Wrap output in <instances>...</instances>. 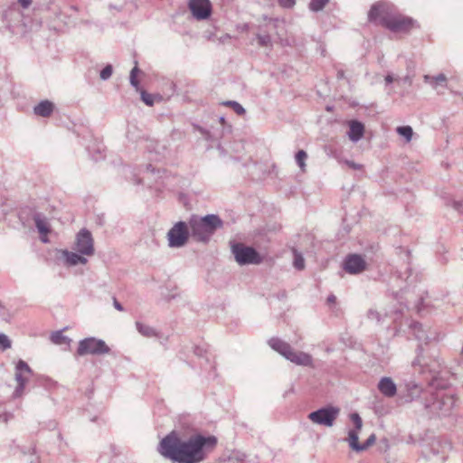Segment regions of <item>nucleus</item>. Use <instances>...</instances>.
I'll return each instance as SVG.
<instances>
[{
  "label": "nucleus",
  "mask_w": 463,
  "mask_h": 463,
  "mask_svg": "<svg viewBox=\"0 0 463 463\" xmlns=\"http://www.w3.org/2000/svg\"><path fill=\"white\" fill-rule=\"evenodd\" d=\"M217 438L213 435L194 434L182 439L175 431L166 435L158 445V452L177 463H201L213 452Z\"/></svg>",
  "instance_id": "1"
},
{
  "label": "nucleus",
  "mask_w": 463,
  "mask_h": 463,
  "mask_svg": "<svg viewBox=\"0 0 463 463\" xmlns=\"http://www.w3.org/2000/svg\"><path fill=\"white\" fill-rule=\"evenodd\" d=\"M424 399V412L430 417L450 416L456 405V397L443 389H437L435 385L431 392H426Z\"/></svg>",
  "instance_id": "2"
},
{
  "label": "nucleus",
  "mask_w": 463,
  "mask_h": 463,
  "mask_svg": "<svg viewBox=\"0 0 463 463\" xmlns=\"http://www.w3.org/2000/svg\"><path fill=\"white\" fill-rule=\"evenodd\" d=\"M188 224L194 240L206 244L216 231L223 227V221L217 214L203 217L194 214L189 218Z\"/></svg>",
  "instance_id": "3"
},
{
  "label": "nucleus",
  "mask_w": 463,
  "mask_h": 463,
  "mask_svg": "<svg viewBox=\"0 0 463 463\" xmlns=\"http://www.w3.org/2000/svg\"><path fill=\"white\" fill-rule=\"evenodd\" d=\"M269 345L287 360L297 365L312 366L313 364V358L309 354L295 351L288 343L278 337L270 338L269 340Z\"/></svg>",
  "instance_id": "4"
},
{
  "label": "nucleus",
  "mask_w": 463,
  "mask_h": 463,
  "mask_svg": "<svg viewBox=\"0 0 463 463\" xmlns=\"http://www.w3.org/2000/svg\"><path fill=\"white\" fill-rule=\"evenodd\" d=\"M231 250L236 262L241 266L258 265L263 260V258L253 247L241 242L232 243Z\"/></svg>",
  "instance_id": "5"
},
{
  "label": "nucleus",
  "mask_w": 463,
  "mask_h": 463,
  "mask_svg": "<svg viewBox=\"0 0 463 463\" xmlns=\"http://www.w3.org/2000/svg\"><path fill=\"white\" fill-rule=\"evenodd\" d=\"M191 236L188 222H177L168 231L166 234L168 246L170 248L184 247Z\"/></svg>",
  "instance_id": "6"
},
{
  "label": "nucleus",
  "mask_w": 463,
  "mask_h": 463,
  "mask_svg": "<svg viewBox=\"0 0 463 463\" xmlns=\"http://www.w3.org/2000/svg\"><path fill=\"white\" fill-rule=\"evenodd\" d=\"M109 347L103 340L95 337H87L80 341L77 354L80 356L87 354L99 355L109 354Z\"/></svg>",
  "instance_id": "7"
},
{
  "label": "nucleus",
  "mask_w": 463,
  "mask_h": 463,
  "mask_svg": "<svg viewBox=\"0 0 463 463\" xmlns=\"http://www.w3.org/2000/svg\"><path fill=\"white\" fill-rule=\"evenodd\" d=\"M340 410L334 406H326L312 411L308 419L315 424L332 427L338 417Z\"/></svg>",
  "instance_id": "8"
},
{
  "label": "nucleus",
  "mask_w": 463,
  "mask_h": 463,
  "mask_svg": "<svg viewBox=\"0 0 463 463\" xmlns=\"http://www.w3.org/2000/svg\"><path fill=\"white\" fill-rule=\"evenodd\" d=\"M33 374V371L26 362L19 360L15 365V381L17 386L14 392V397H21L24 393L26 383L29 382V376Z\"/></svg>",
  "instance_id": "9"
},
{
  "label": "nucleus",
  "mask_w": 463,
  "mask_h": 463,
  "mask_svg": "<svg viewBox=\"0 0 463 463\" xmlns=\"http://www.w3.org/2000/svg\"><path fill=\"white\" fill-rule=\"evenodd\" d=\"M412 24V19L404 17L402 14L384 15L382 19V24L395 33L409 30Z\"/></svg>",
  "instance_id": "10"
},
{
  "label": "nucleus",
  "mask_w": 463,
  "mask_h": 463,
  "mask_svg": "<svg viewBox=\"0 0 463 463\" xmlns=\"http://www.w3.org/2000/svg\"><path fill=\"white\" fill-rule=\"evenodd\" d=\"M75 250L81 255L92 256L94 254L93 238L87 229L80 230L76 236Z\"/></svg>",
  "instance_id": "11"
},
{
  "label": "nucleus",
  "mask_w": 463,
  "mask_h": 463,
  "mask_svg": "<svg viewBox=\"0 0 463 463\" xmlns=\"http://www.w3.org/2000/svg\"><path fill=\"white\" fill-rule=\"evenodd\" d=\"M193 16L196 20H205L212 14V5L209 0H190L188 4Z\"/></svg>",
  "instance_id": "12"
},
{
  "label": "nucleus",
  "mask_w": 463,
  "mask_h": 463,
  "mask_svg": "<svg viewBox=\"0 0 463 463\" xmlns=\"http://www.w3.org/2000/svg\"><path fill=\"white\" fill-rule=\"evenodd\" d=\"M434 386V382H432L426 389H421L417 383H410L407 384V401H419L420 403L424 408V399L426 392H431Z\"/></svg>",
  "instance_id": "13"
},
{
  "label": "nucleus",
  "mask_w": 463,
  "mask_h": 463,
  "mask_svg": "<svg viewBox=\"0 0 463 463\" xmlns=\"http://www.w3.org/2000/svg\"><path fill=\"white\" fill-rule=\"evenodd\" d=\"M366 262L360 255L352 254L346 257L344 269L349 274H358L365 269Z\"/></svg>",
  "instance_id": "14"
},
{
  "label": "nucleus",
  "mask_w": 463,
  "mask_h": 463,
  "mask_svg": "<svg viewBox=\"0 0 463 463\" xmlns=\"http://www.w3.org/2000/svg\"><path fill=\"white\" fill-rule=\"evenodd\" d=\"M33 219L38 232L41 235V241L43 243L49 242L47 235L51 232V226L48 218L43 213H37L33 215Z\"/></svg>",
  "instance_id": "15"
},
{
  "label": "nucleus",
  "mask_w": 463,
  "mask_h": 463,
  "mask_svg": "<svg viewBox=\"0 0 463 463\" xmlns=\"http://www.w3.org/2000/svg\"><path fill=\"white\" fill-rule=\"evenodd\" d=\"M412 365L416 367L417 365L420 366V372L424 373H430L433 374V377H436V374L439 372L440 364L439 361H431L429 363L427 359L424 356L419 355L416 360L412 363Z\"/></svg>",
  "instance_id": "16"
},
{
  "label": "nucleus",
  "mask_w": 463,
  "mask_h": 463,
  "mask_svg": "<svg viewBox=\"0 0 463 463\" xmlns=\"http://www.w3.org/2000/svg\"><path fill=\"white\" fill-rule=\"evenodd\" d=\"M378 390L385 397L392 398L397 393V386L391 377H383L378 383Z\"/></svg>",
  "instance_id": "17"
},
{
  "label": "nucleus",
  "mask_w": 463,
  "mask_h": 463,
  "mask_svg": "<svg viewBox=\"0 0 463 463\" xmlns=\"http://www.w3.org/2000/svg\"><path fill=\"white\" fill-rule=\"evenodd\" d=\"M364 132V127L361 122L356 120H353L350 122L348 131V137L350 140H352L353 142L359 141L363 137Z\"/></svg>",
  "instance_id": "18"
},
{
  "label": "nucleus",
  "mask_w": 463,
  "mask_h": 463,
  "mask_svg": "<svg viewBox=\"0 0 463 463\" xmlns=\"http://www.w3.org/2000/svg\"><path fill=\"white\" fill-rule=\"evenodd\" d=\"M62 255L65 259V262L69 266H75L77 264H86L88 260L84 257L85 255L80 254L77 252H72L69 250H63Z\"/></svg>",
  "instance_id": "19"
},
{
  "label": "nucleus",
  "mask_w": 463,
  "mask_h": 463,
  "mask_svg": "<svg viewBox=\"0 0 463 463\" xmlns=\"http://www.w3.org/2000/svg\"><path fill=\"white\" fill-rule=\"evenodd\" d=\"M384 15H389L386 13V6L383 4L373 5L368 14L369 21L375 22L380 19V23L382 24V19Z\"/></svg>",
  "instance_id": "20"
},
{
  "label": "nucleus",
  "mask_w": 463,
  "mask_h": 463,
  "mask_svg": "<svg viewBox=\"0 0 463 463\" xmlns=\"http://www.w3.org/2000/svg\"><path fill=\"white\" fill-rule=\"evenodd\" d=\"M53 109L54 106L52 102L43 100L33 108V112L37 116L47 118L52 113Z\"/></svg>",
  "instance_id": "21"
},
{
  "label": "nucleus",
  "mask_w": 463,
  "mask_h": 463,
  "mask_svg": "<svg viewBox=\"0 0 463 463\" xmlns=\"http://www.w3.org/2000/svg\"><path fill=\"white\" fill-rule=\"evenodd\" d=\"M410 328L417 340L427 343L430 339L421 324L413 322L410 325Z\"/></svg>",
  "instance_id": "22"
},
{
  "label": "nucleus",
  "mask_w": 463,
  "mask_h": 463,
  "mask_svg": "<svg viewBox=\"0 0 463 463\" xmlns=\"http://www.w3.org/2000/svg\"><path fill=\"white\" fill-rule=\"evenodd\" d=\"M358 437H359V431H357L356 430H350L348 431L347 441H348L349 447L353 450H354L356 452H361V451H363V448H361V443L358 442Z\"/></svg>",
  "instance_id": "23"
},
{
  "label": "nucleus",
  "mask_w": 463,
  "mask_h": 463,
  "mask_svg": "<svg viewBox=\"0 0 463 463\" xmlns=\"http://www.w3.org/2000/svg\"><path fill=\"white\" fill-rule=\"evenodd\" d=\"M424 81L430 84L433 89H436L438 85H443L447 81V77L443 73H439L437 76H424Z\"/></svg>",
  "instance_id": "24"
},
{
  "label": "nucleus",
  "mask_w": 463,
  "mask_h": 463,
  "mask_svg": "<svg viewBox=\"0 0 463 463\" xmlns=\"http://www.w3.org/2000/svg\"><path fill=\"white\" fill-rule=\"evenodd\" d=\"M136 326L137 331L146 337H152L156 335V330L150 326L137 322Z\"/></svg>",
  "instance_id": "25"
},
{
  "label": "nucleus",
  "mask_w": 463,
  "mask_h": 463,
  "mask_svg": "<svg viewBox=\"0 0 463 463\" xmlns=\"http://www.w3.org/2000/svg\"><path fill=\"white\" fill-rule=\"evenodd\" d=\"M307 158V154L304 150H299L295 156L296 163L299 166L302 172H306V160Z\"/></svg>",
  "instance_id": "26"
},
{
  "label": "nucleus",
  "mask_w": 463,
  "mask_h": 463,
  "mask_svg": "<svg viewBox=\"0 0 463 463\" xmlns=\"http://www.w3.org/2000/svg\"><path fill=\"white\" fill-rule=\"evenodd\" d=\"M397 133L403 137L407 142H410L412 138L413 130L410 126L398 127L396 129Z\"/></svg>",
  "instance_id": "27"
},
{
  "label": "nucleus",
  "mask_w": 463,
  "mask_h": 463,
  "mask_svg": "<svg viewBox=\"0 0 463 463\" xmlns=\"http://www.w3.org/2000/svg\"><path fill=\"white\" fill-rule=\"evenodd\" d=\"M51 340L56 345L69 344L70 339L68 336L62 335L61 331H56L52 334Z\"/></svg>",
  "instance_id": "28"
},
{
  "label": "nucleus",
  "mask_w": 463,
  "mask_h": 463,
  "mask_svg": "<svg viewBox=\"0 0 463 463\" xmlns=\"http://www.w3.org/2000/svg\"><path fill=\"white\" fill-rule=\"evenodd\" d=\"M329 3V0H310L309 9L312 12H319Z\"/></svg>",
  "instance_id": "29"
},
{
  "label": "nucleus",
  "mask_w": 463,
  "mask_h": 463,
  "mask_svg": "<svg viewBox=\"0 0 463 463\" xmlns=\"http://www.w3.org/2000/svg\"><path fill=\"white\" fill-rule=\"evenodd\" d=\"M224 106L231 107L238 115L241 116L245 114V109L237 101L229 100L223 102Z\"/></svg>",
  "instance_id": "30"
},
{
  "label": "nucleus",
  "mask_w": 463,
  "mask_h": 463,
  "mask_svg": "<svg viewBox=\"0 0 463 463\" xmlns=\"http://www.w3.org/2000/svg\"><path fill=\"white\" fill-rule=\"evenodd\" d=\"M139 72V70L137 68V65L136 64L135 67L131 70L130 75H129V80L130 84L137 90H139V81L137 79V73Z\"/></svg>",
  "instance_id": "31"
},
{
  "label": "nucleus",
  "mask_w": 463,
  "mask_h": 463,
  "mask_svg": "<svg viewBox=\"0 0 463 463\" xmlns=\"http://www.w3.org/2000/svg\"><path fill=\"white\" fill-rule=\"evenodd\" d=\"M294 267L301 270L305 268V260L301 253L294 251Z\"/></svg>",
  "instance_id": "32"
},
{
  "label": "nucleus",
  "mask_w": 463,
  "mask_h": 463,
  "mask_svg": "<svg viewBox=\"0 0 463 463\" xmlns=\"http://www.w3.org/2000/svg\"><path fill=\"white\" fill-rule=\"evenodd\" d=\"M12 346V341L9 339V337L3 333H0V350L5 351Z\"/></svg>",
  "instance_id": "33"
},
{
  "label": "nucleus",
  "mask_w": 463,
  "mask_h": 463,
  "mask_svg": "<svg viewBox=\"0 0 463 463\" xmlns=\"http://www.w3.org/2000/svg\"><path fill=\"white\" fill-rule=\"evenodd\" d=\"M367 317L370 320H375L377 323H381L383 321V315L379 311L373 308L368 310Z\"/></svg>",
  "instance_id": "34"
},
{
  "label": "nucleus",
  "mask_w": 463,
  "mask_h": 463,
  "mask_svg": "<svg viewBox=\"0 0 463 463\" xmlns=\"http://www.w3.org/2000/svg\"><path fill=\"white\" fill-rule=\"evenodd\" d=\"M350 419L353 421V423L354 424V430H356L357 431H360L361 429H362V426H363V421H362V419L359 416V414L356 413V412H354V413H352L350 415Z\"/></svg>",
  "instance_id": "35"
},
{
  "label": "nucleus",
  "mask_w": 463,
  "mask_h": 463,
  "mask_svg": "<svg viewBox=\"0 0 463 463\" xmlns=\"http://www.w3.org/2000/svg\"><path fill=\"white\" fill-rule=\"evenodd\" d=\"M245 458H246V456L244 453L240 452V451H233L229 456V461H231L232 463L242 462L245 459Z\"/></svg>",
  "instance_id": "36"
},
{
  "label": "nucleus",
  "mask_w": 463,
  "mask_h": 463,
  "mask_svg": "<svg viewBox=\"0 0 463 463\" xmlns=\"http://www.w3.org/2000/svg\"><path fill=\"white\" fill-rule=\"evenodd\" d=\"M257 39L259 44L264 47L269 46L271 43V38L269 34H258Z\"/></svg>",
  "instance_id": "37"
},
{
  "label": "nucleus",
  "mask_w": 463,
  "mask_h": 463,
  "mask_svg": "<svg viewBox=\"0 0 463 463\" xmlns=\"http://www.w3.org/2000/svg\"><path fill=\"white\" fill-rule=\"evenodd\" d=\"M112 72H113V68L110 64H108L101 71H100V74H99V77L102 80H109L111 75H112Z\"/></svg>",
  "instance_id": "38"
},
{
  "label": "nucleus",
  "mask_w": 463,
  "mask_h": 463,
  "mask_svg": "<svg viewBox=\"0 0 463 463\" xmlns=\"http://www.w3.org/2000/svg\"><path fill=\"white\" fill-rule=\"evenodd\" d=\"M142 101L147 106H153L154 104V96L146 92L145 90L140 91Z\"/></svg>",
  "instance_id": "39"
},
{
  "label": "nucleus",
  "mask_w": 463,
  "mask_h": 463,
  "mask_svg": "<svg viewBox=\"0 0 463 463\" xmlns=\"http://www.w3.org/2000/svg\"><path fill=\"white\" fill-rule=\"evenodd\" d=\"M375 440H376L375 435L374 434L370 435L368 437V439H366V441L364 443L361 444V448H363V451L366 450L369 447L373 445L375 443Z\"/></svg>",
  "instance_id": "40"
},
{
  "label": "nucleus",
  "mask_w": 463,
  "mask_h": 463,
  "mask_svg": "<svg viewBox=\"0 0 463 463\" xmlns=\"http://www.w3.org/2000/svg\"><path fill=\"white\" fill-rule=\"evenodd\" d=\"M279 3L284 8H292L296 4L295 0H279Z\"/></svg>",
  "instance_id": "41"
},
{
  "label": "nucleus",
  "mask_w": 463,
  "mask_h": 463,
  "mask_svg": "<svg viewBox=\"0 0 463 463\" xmlns=\"http://www.w3.org/2000/svg\"><path fill=\"white\" fill-rule=\"evenodd\" d=\"M344 163L350 168L352 169H354V170H361L362 169V165L360 164H357L354 161H351V160H345Z\"/></svg>",
  "instance_id": "42"
},
{
  "label": "nucleus",
  "mask_w": 463,
  "mask_h": 463,
  "mask_svg": "<svg viewBox=\"0 0 463 463\" xmlns=\"http://www.w3.org/2000/svg\"><path fill=\"white\" fill-rule=\"evenodd\" d=\"M405 308L404 306H401L400 308L395 311V312H390V313H385L384 314V317H387V316H390L393 318L394 321L397 320V317H398V314H402L403 312V309Z\"/></svg>",
  "instance_id": "43"
},
{
  "label": "nucleus",
  "mask_w": 463,
  "mask_h": 463,
  "mask_svg": "<svg viewBox=\"0 0 463 463\" xmlns=\"http://www.w3.org/2000/svg\"><path fill=\"white\" fill-rule=\"evenodd\" d=\"M18 3L23 6V8H28L32 4V0H18Z\"/></svg>",
  "instance_id": "44"
},
{
  "label": "nucleus",
  "mask_w": 463,
  "mask_h": 463,
  "mask_svg": "<svg viewBox=\"0 0 463 463\" xmlns=\"http://www.w3.org/2000/svg\"><path fill=\"white\" fill-rule=\"evenodd\" d=\"M113 305H114V307L116 309H118V311H123L124 310L122 305L119 302H118V300L116 298H114Z\"/></svg>",
  "instance_id": "45"
},
{
  "label": "nucleus",
  "mask_w": 463,
  "mask_h": 463,
  "mask_svg": "<svg viewBox=\"0 0 463 463\" xmlns=\"http://www.w3.org/2000/svg\"><path fill=\"white\" fill-rule=\"evenodd\" d=\"M328 304H334L336 301V298L335 295H329L326 299Z\"/></svg>",
  "instance_id": "46"
},
{
  "label": "nucleus",
  "mask_w": 463,
  "mask_h": 463,
  "mask_svg": "<svg viewBox=\"0 0 463 463\" xmlns=\"http://www.w3.org/2000/svg\"><path fill=\"white\" fill-rule=\"evenodd\" d=\"M393 80H394V79H393V77H392V75H387V76L385 77V81H386L387 83H391V82H392Z\"/></svg>",
  "instance_id": "47"
},
{
  "label": "nucleus",
  "mask_w": 463,
  "mask_h": 463,
  "mask_svg": "<svg viewBox=\"0 0 463 463\" xmlns=\"http://www.w3.org/2000/svg\"><path fill=\"white\" fill-rule=\"evenodd\" d=\"M345 77V72L344 71L340 70L337 71V79H344Z\"/></svg>",
  "instance_id": "48"
},
{
  "label": "nucleus",
  "mask_w": 463,
  "mask_h": 463,
  "mask_svg": "<svg viewBox=\"0 0 463 463\" xmlns=\"http://www.w3.org/2000/svg\"><path fill=\"white\" fill-rule=\"evenodd\" d=\"M231 39V36L229 34H224L222 38H221V41L223 43L225 42L226 40H229Z\"/></svg>",
  "instance_id": "49"
},
{
  "label": "nucleus",
  "mask_w": 463,
  "mask_h": 463,
  "mask_svg": "<svg viewBox=\"0 0 463 463\" xmlns=\"http://www.w3.org/2000/svg\"><path fill=\"white\" fill-rule=\"evenodd\" d=\"M146 169H147V170H151V171H153V169H152V167H151V165H147Z\"/></svg>",
  "instance_id": "50"
},
{
  "label": "nucleus",
  "mask_w": 463,
  "mask_h": 463,
  "mask_svg": "<svg viewBox=\"0 0 463 463\" xmlns=\"http://www.w3.org/2000/svg\"><path fill=\"white\" fill-rule=\"evenodd\" d=\"M220 121H221L222 123H223V122H224V118H222H222H220Z\"/></svg>",
  "instance_id": "51"
},
{
  "label": "nucleus",
  "mask_w": 463,
  "mask_h": 463,
  "mask_svg": "<svg viewBox=\"0 0 463 463\" xmlns=\"http://www.w3.org/2000/svg\"><path fill=\"white\" fill-rule=\"evenodd\" d=\"M172 298H175V296L168 297L167 300H170Z\"/></svg>",
  "instance_id": "52"
}]
</instances>
